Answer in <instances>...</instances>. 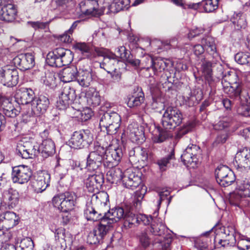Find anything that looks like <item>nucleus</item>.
Listing matches in <instances>:
<instances>
[{"label":"nucleus","instance_id":"nucleus-50","mask_svg":"<svg viewBox=\"0 0 250 250\" xmlns=\"http://www.w3.org/2000/svg\"><path fill=\"white\" fill-rule=\"evenodd\" d=\"M232 120L230 118L224 117L213 125L215 130H222L226 129L231 125Z\"/></svg>","mask_w":250,"mask_h":250},{"label":"nucleus","instance_id":"nucleus-39","mask_svg":"<svg viewBox=\"0 0 250 250\" xmlns=\"http://www.w3.org/2000/svg\"><path fill=\"white\" fill-rule=\"evenodd\" d=\"M29 146H31V144L29 142L24 143L22 141L19 142L16 148L17 154L22 159L32 158L31 148H29Z\"/></svg>","mask_w":250,"mask_h":250},{"label":"nucleus","instance_id":"nucleus-54","mask_svg":"<svg viewBox=\"0 0 250 250\" xmlns=\"http://www.w3.org/2000/svg\"><path fill=\"white\" fill-rule=\"evenodd\" d=\"M138 238L140 244L143 248H146L149 246L151 239L146 230L141 232L138 235Z\"/></svg>","mask_w":250,"mask_h":250},{"label":"nucleus","instance_id":"nucleus-34","mask_svg":"<svg viewBox=\"0 0 250 250\" xmlns=\"http://www.w3.org/2000/svg\"><path fill=\"white\" fill-rule=\"evenodd\" d=\"M78 69L75 66H71L63 68L59 73V77L63 83H69L76 81Z\"/></svg>","mask_w":250,"mask_h":250},{"label":"nucleus","instance_id":"nucleus-60","mask_svg":"<svg viewBox=\"0 0 250 250\" xmlns=\"http://www.w3.org/2000/svg\"><path fill=\"white\" fill-rule=\"evenodd\" d=\"M172 238L171 234L164 236L163 240H159V242L161 244L162 250H168L171 243L172 242Z\"/></svg>","mask_w":250,"mask_h":250},{"label":"nucleus","instance_id":"nucleus-19","mask_svg":"<svg viewBox=\"0 0 250 250\" xmlns=\"http://www.w3.org/2000/svg\"><path fill=\"white\" fill-rule=\"evenodd\" d=\"M13 61L14 65L23 71L32 68L35 64L34 56L31 53L19 54Z\"/></svg>","mask_w":250,"mask_h":250},{"label":"nucleus","instance_id":"nucleus-44","mask_svg":"<svg viewBox=\"0 0 250 250\" xmlns=\"http://www.w3.org/2000/svg\"><path fill=\"white\" fill-rule=\"evenodd\" d=\"M232 172L230 169L227 166L220 165L216 168L215 170V175L217 182L222 181L223 178H225L230 173Z\"/></svg>","mask_w":250,"mask_h":250},{"label":"nucleus","instance_id":"nucleus-57","mask_svg":"<svg viewBox=\"0 0 250 250\" xmlns=\"http://www.w3.org/2000/svg\"><path fill=\"white\" fill-rule=\"evenodd\" d=\"M20 247L21 250H34V244L30 237H26L21 240Z\"/></svg>","mask_w":250,"mask_h":250},{"label":"nucleus","instance_id":"nucleus-18","mask_svg":"<svg viewBox=\"0 0 250 250\" xmlns=\"http://www.w3.org/2000/svg\"><path fill=\"white\" fill-rule=\"evenodd\" d=\"M19 217L12 211H6L0 215V235L4 234V229H8L19 223Z\"/></svg>","mask_w":250,"mask_h":250},{"label":"nucleus","instance_id":"nucleus-36","mask_svg":"<svg viewBox=\"0 0 250 250\" xmlns=\"http://www.w3.org/2000/svg\"><path fill=\"white\" fill-rule=\"evenodd\" d=\"M41 155L43 158L52 156L55 153V146L51 139H45L40 145Z\"/></svg>","mask_w":250,"mask_h":250},{"label":"nucleus","instance_id":"nucleus-6","mask_svg":"<svg viewBox=\"0 0 250 250\" xmlns=\"http://www.w3.org/2000/svg\"><path fill=\"white\" fill-rule=\"evenodd\" d=\"M207 60L206 57H202L201 60L197 62L198 64H201V69L202 72L207 81L208 82L213 80V75L214 73H216L217 77H222L225 81L228 79L226 74H224L223 71L224 67L222 65V69L220 71L217 69V65L213 59Z\"/></svg>","mask_w":250,"mask_h":250},{"label":"nucleus","instance_id":"nucleus-13","mask_svg":"<svg viewBox=\"0 0 250 250\" xmlns=\"http://www.w3.org/2000/svg\"><path fill=\"white\" fill-rule=\"evenodd\" d=\"M32 176V171L27 166L19 165L12 168L11 179L14 183L24 184L27 183Z\"/></svg>","mask_w":250,"mask_h":250},{"label":"nucleus","instance_id":"nucleus-46","mask_svg":"<svg viewBox=\"0 0 250 250\" xmlns=\"http://www.w3.org/2000/svg\"><path fill=\"white\" fill-rule=\"evenodd\" d=\"M174 158V150L172 149L169 154L158 159L156 164L158 165L160 170L161 172L165 171L168 167V165L169 164L170 161Z\"/></svg>","mask_w":250,"mask_h":250},{"label":"nucleus","instance_id":"nucleus-21","mask_svg":"<svg viewBox=\"0 0 250 250\" xmlns=\"http://www.w3.org/2000/svg\"><path fill=\"white\" fill-rule=\"evenodd\" d=\"M12 98L6 96L0 97V106L4 115L10 118H15L20 113V107H15L12 103Z\"/></svg>","mask_w":250,"mask_h":250},{"label":"nucleus","instance_id":"nucleus-12","mask_svg":"<svg viewBox=\"0 0 250 250\" xmlns=\"http://www.w3.org/2000/svg\"><path fill=\"white\" fill-rule=\"evenodd\" d=\"M128 207L125 208L123 206H116L110 210L104 211V218L103 222L105 223L106 226L109 227V229L112 227V225L119 221L122 219H124L126 210Z\"/></svg>","mask_w":250,"mask_h":250},{"label":"nucleus","instance_id":"nucleus-31","mask_svg":"<svg viewBox=\"0 0 250 250\" xmlns=\"http://www.w3.org/2000/svg\"><path fill=\"white\" fill-rule=\"evenodd\" d=\"M115 54L118 59L120 58L124 61L127 62L132 66H139L140 61L139 59H134L130 51L127 50L124 46H120L117 47L115 50Z\"/></svg>","mask_w":250,"mask_h":250},{"label":"nucleus","instance_id":"nucleus-47","mask_svg":"<svg viewBox=\"0 0 250 250\" xmlns=\"http://www.w3.org/2000/svg\"><path fill=\"white\" fill-rule=\"evenodd\" d=\"M234 59L238 64L250 65V53L249 52H238L235 55Z\"/></svg>","mask_w":250,"mask_h":250},{"label":"nucleus","instance_id":"nucleus-59","mask_svg":"<svg viewBox=\"0 0 250 250\" xmlns=\"http://www.w3.org/2000/svg\"><path fill=\"white\" fill-rule=\"evenodd\" d=\"M235 180V175L232 172L228 175L223 178L222 181L219 182L218 184L221 187H227L232 184Z\"/></svg>","mask_w":250,"mask_h":250},{"label":"nucleus","instance_id":"nucleus-38","mask_svg":"<svg viewBox=\"0 0 250 250\" xmlns=\"http://www.w3.org/2000/svg\"><path fill=\"white\" fill-rule=\"evenodd\" d=\"M59 59L58 63L60 67L70 64L73 60V54L72 51L69 49L63 48H59Z\"/></svg>","mask_w":250,"mask_h":250},{"label":"nucleus","instance_id":"nucleus-52","mask_svg":"<svg viewBox=\"0 0 250 250\" xmlns=\"http://www.w3.org/2000/svg\"><path fill=\"white\" fill-rule=\"evenodd\" d=\"M121 122V118L120 116H119V121L115 122L112 121L113 123L110 124V125H107V127H104V129L101 130L103 131H106L108 135H113L117 133L118 129L120 126V123Z\"/></svg>","mask_w":250,"mask_h":250},{"label":"nucleus","instance_id":"nucleus-3","mask_svg":"<svg viewBox=\"0 0 250 250\" xmlns=\"http://www.w3.org/2000/svg\"><path fill=\"white\" fill-rule=\"evenodd\" d=\"M183 119V114L180 110L175 107L168 106L163 114L161 123L165 129L173 130L182 124Z\"/></svg>","mask_w":250,"mask_h":250},{"label":"nucleus","instance_id":"nucleus-37","mask_svg":"<svg viewBox=\"0 0 250 250\" xmlns=\"http://www.w3.org/2000/svg\"><path fill=\"white\" fill-rule=\"evenodd\" d=\"M168 130L160 126H155L152 132V141L154 143H162L170 136Z\"/></svg>","mask_w":250,"mask_h":250},{"label":"nucleus","instance_id":"nucleus-45","mask_svg":"<svg viewBox=\"0 0 250 250\" xmlns=\"http://www.w3.org/2000/svg\"><path fill=\"white\" fill-rule=\"evenodd\" d=\"M109 170L107 172V176L109 180H112V183L122 181L123 172L119 168L113 167L108 168Z\"/></svg>","mask_w":250,"mask_h":250},{"label":"nucleus","instance_id":"nucleus-30","mask_svg":"<svg viewBox=\"0 0 250 250\" xmlns=\"http://www.w3.org/2000/svg\"><path fill=\"white\" fill-rule=\"evenodd\" d=\"M19 201V194L17 190L9 188L3 191L2 193V202L7 205L9 208H13L16 207Z\"/></svg>","mask_w":250,"mask_h":250},{"label":"nucleus","instance_id":"nucleus-2","mask_svg":"<svg viewBox=\"0 0 250 250\" xmlns=\"http://www.w3.org/2000/svg\"><path fill=\"white\" fill-rule=\"evenodd\" d=\"M229 86L225 88V91L231 98L241 103L237 109L238 113L245 117L250 116V94L237 82L233 83L229 82Z\"/></svg>","mask_w":250,"mask_h":250},{"label":"nucleus","instance_id":"nucleus-61","mask_svg":"<svg viewBox=\"0 0 250 250\" xmlns=\"http://www.w3.org/2000/svg\"><path fill=\"white\" fill-rule=\"evenodd\" d=\"M227 235L230 237L229 239L218 240V243L223 247H225L227 244L229 245V243H230V245L231 246L236 242L235 237L234 236V232L233 231L228 233Z\"/></svg>","mask_w":250,"mask_h":250},{"label":"nucleus","instance_id":"nucleus-9","mask_svg":"<svg viewBox=\"0 0 250 250\" xmlns=\"http://www.w3.org/2000/svg\"><path fill=\"white\" fill-rule=\"evenodd\" d=\"M201 43L209 56V59H213L215 63L217 65V69L220 71L222 69L221 58L220 55L217 50L215 40L214 38L207 36L203 38Z\"/></svg>","mask_w":250,"mask_h":250},{"label":"nucleus","instance_id":"nucleus-5","mask_svg":"<svg viewBox=\"0 0 250 250\" xmlns=\"http://www.w3.org/2000/svg\"><path fill=\"white\" fill-rule=\"evenodd\" d=\"M76 196L74 193L66 192L55 196L52 199L54 207L62 212L67 213L72 210L76 204Z\"/></svg>","mask_w":250,"mask_h":250},{"label":"nucleus","instance_id":"nucleus-32","mask_svg":"<svg viewBox=\"0 0 250 250\" xmlns=\"http://www.w3.org/2000/svg\"><path fill=\"white\" fill-rule=\"evenodd\" d=\"M17 10L15 5L8 3L1 5L0 10V19L6 22H12L16 18Z\"/></svg>","mask_w":250,"mask_h":250},{"label":"nucleus","instance_id":"nucleus-15","mask_svg":"<svg viewBox=\"0 0 250 250\" xmlns=\"http://www.w3.org/2000/svg\"><path fill=\"white\" fill-rule=\"evenodd\" d=\"M75 98V90L69 86H64L57 101L56 104L57 108L61 110L69 108V105Z\"/></svg>","mask_w":250,"mask_h":250},{"label":"nucleus","instance_id":"nucleus-27","mask_svg":"<svg viewBox=\"0 0 250 250\" xmlns=\"http://www.w3.org/2000/svg\"><path fill=\"white\" fill-rule=\"evenodd\" d=\"M109 230V227L106 226L104 224H99L88 235V242L90 244L99 243Z\"/></svg>","mask_w":250,"mask_h":250},{"label":"nucleus","instance_id":"nucleus-40","mask_svg":"<svg viewBox=\"0 0 250 250\" xmlns=\"http://www.w3.org/2000/svg\"><path fill=\"white\" fill-rule=\"evenodd\" d=\"M145 96L142 89L135 92L129 97L127 101V105L130 108H133L140 105L144 101Z\"/></svg>","mask_w":250,"mask_h":250},{"label":"nucleus","instance_id":"nucleus-53","mask_svg":"<svg viewBox=\"0 0 250 250\" xmlns=\"http://www.w3.org/2000/svg\"><path fill=\"white\" fill-rule=\"evenodd\" d=\"M107 10L106 14H108L111 13H117L121 10H124L123 6L121 5V2L119 0H115L110 4L107 5Z\"/></svg>","mask_w":250,"mask_h":250},{"label":"nucleus","instance_id":"nucleus-35","mask_svg":"<svg viewBox=\"0 0 250 250\" xmlns=\"http://www.w3.org/2000/svg\"><path fill=\"white\" fill-rule=\"evenodd\" d=\"M250 153V150L246 147L239 149L235 156L234 162H233L234 166L240 170L242 168L243 165H246V162Z\"/></svg>","mask_w":250,"mask_h":250},{"label":"nucleus","instance_id":"nucleus-1","mask_svg":"<svg viewBox=\"0 0 250 250\" xmlns=\"http://www.w3.org/2000/svg\"><path fill=\"white\" fill-rule=\"evenodd\" d=\"M109 196L107 192L98 193V195H93L91 203L86 204L84 210V215L88 221H100L99 224L104 225L103 222L104 211L109 208Z\"/></svg>","mask_w":250,"mask_h":250},{"label":"nucleus","instance_id":"nucleus-25","mask_svg":"<svg viewBox=\"0 0 250 250\" xmlns=\"http://www.w3.org/2000/svg\"><path fill=\"white\" fill-rule=\"evenodd\" d=\"M35 97L34 92L32 89L22 87L17 90L14 99L19 104H31V105Z\"/></svg>","mask_w":250,"mask_h":250},{"label":"nucleus","instance_id":"nucleus-42","mask_svg":"<svg viewBox=\"0 0 250 250\" xmlns=\"http://www.w3.org/2000/svg\"><path fill=\"white\" fill-rule=\"evenodd\" d=\"M150 231L154 235L162 236L163 238L170 234L169 232H171L165 224L161 222L157 223L156 225H151Z\"/></svg>","mask_w":250,"mask_h":250},{"label":"nucleus","instance_id":"nucleus-11","mask_svg":"<svg viewBox=\"0 0 250 250\" xmlns=\"http://www.w3.org/2000/svg\"><path fill=\"white\" fill-rule=\"evenodd\" d=\"M104 167L105 168L115 167L120 162L123 155L122 148L118 147H104Z\"/></svg>","mask_w":250,"mask_h":250},{"label":"nucleus","instance_id":"nucleus-43","mask_svg":"<svg viewBox=\"0 0 250 250\" xmlns=\"http://www.w3.org/2000/svg\"><path fill=\"white\" fill-rule=\"evenodd\" d=\"M59 48H57L53 51L49 52L46 56V62L50 66L52 67H60L58 63L59 59Z\"/></svg>","mask_w":250,"mask_h":250},{"label":"nucleus","instance_id":"nucleus-17","mask_svg":"<svg viewBox=\"0 0 250 250\" xmlns=\"http://www.w3.org/2000/svg\"><path fill=\"white\" fill-rule=\"evenodd\" d=\"M89 175L85 181L86 187L89 192L94 193L93 195H98L100 189L104 182V176L102 172L97 171Z\"/></svg>","mask_w":250,"mask_h":250},{"label":"nucleus","instance_id":"nucleus-26","mask_svg":"<svg viewBox=\"0 0 250 250\" xmlns=\"http://www.w3.org/2000/svg\"><path fill=\"white\" fill-rule=\"evenodd\" d=\"M122 182L124 187L134 189L139 186L141 180L140 176L133 172L131 169H127L123 172Z\"/></svg>","mask_w":250,"mask_h":250},{"label":"nucleus","instance_id":"nucleus-16","mask_svg":"<svg viewBox=\"0 0 250 250\" xmlns=\"http://www.w3.org/2000/svg\"><path fill=\"white\" fill-rule=\"evenodd\" d=\"M101 0H84L81 1L79 6L81 12L86 15L96 16L104 12L105 6L101 7V10H99Z\"/></svg>","mask_w":250,"mask_h":250},{"label":"nucleus","instance_id":"nucleus-55","mask_svg":"<svg viewBox=\"0 0 250 250\" xmlns=\"http://www.w3.org/2000/svg\"><path fill=\"white\" fill-rule=\"evenodd\" d=\"M152 66L154 71L161 72L167 66V63L163 59H157L152 61Z\"/></svg>","mask_w":250,"mask_h":250},{"label":"nucleus","instance_id":"nucleus-41","mask_svg":"<svg viewBox=\"0 0 250 250\" xmlns=\"http://www.w3.org/2000/svg\"><path fill=\"white\" fill-rule=\"evenodd\" d=\"M133 207H130L129 208H127L126 210V213L124 217L125 222L124 226L131 228L132 225L136 224L138 225L139 214L135 215L133 212Z\"/></svg>","mask_w":250,"mask_h":250},{"label":"nucleus","instance_id":"nucleus-7","mask_svg":"<svg viewBox=\"0 0 250 250\" xmlns=\"http://www.w3.org/2000/svg\"><path fill=\"white\" fill-rule=\"evenodd\" d=\"M93 141V135L88 129H82L73 132L68 141V145L74 149L87 147Z\"/></svg>","mask_w":250,"mask_h":250},{"label":"nucleus","instance_id":"nucleus-14","mask_svg":"<svg viewBox=\"0 0 250 250\" xmlns=\"http://www.w3.org/2000/svg\"><path fill=\"white\" fill-rule=\"evenodd\" d=\"M214 234L212 229L203 233L195 240V247L198 250H212L215 247L214 244L217 241Z\"/></svg>","mask_w":250,"mask_h":250},{"label":"nucleus","instance_id":"nucleus-8","mask_svg":"<svg viewBox=\"0 0 250 250\" xmlns=\"http://www.w3.org/2000/svg\"><path fill=\"white\" fill-rule=\"evenodd\" d=\"M19 73L17 68L12 65H5L0 69V82L4 86L12 87L19 81Z\"/></svg>","mask_w":250,"mask_h":250},{"label":"nucleus","instance_id":"nucleus-22","mask_svg":"<svg viewBox=\"0 0 250 250\" xmlns=\"http://www.w3.org/2000/svg\"><path fill=\"white\" fill-rule=\"evenodd\" d=\"M250 198V182L243 181L238 185L236 193L230 199V203L235 206H240V198Z\"/></svg>","mask_w":250,"mask_h":250},{"label":"nucleus","instance_id":"nucleus-49","mask_svg":"<svg viewBox=\"0 0 250 250\" xmlns=\"http://www.w3.org/2000/svg\"><path fill=\"white\" fill-rule=\"evenodd\" d=\"M86 97L87 103L92 107L99 105L101 103V97L99 92L97 91H94L91 95H90V94L88 93L86 94Z\"/></svg>","mask_w":250,"mask_h":250},{"label":"nucleus","instance_id":"nucleus-28","mask_svg":"<svg viewBox=\"0 0 250 250\" xmlns=\"http://www.w3.org/2000/svg\"><path fill=\"white\" fill-rule=\"evenodd\" d=\"M98 55L104 57L103 61L100 63V67L106 71L109 69L114 70V67L118 63L119 59L117 58L114 53H109L105 54L103 50H96Z\"/></svg>","mask_w":250,"mask_h":250},{"label":"nucleus","instance_id":"nucleus-56","mask_svg":"<svg viewBox=\"0 0 250 250\" xmlns=\"http://www.w3.org/2000/svg\"><path fill=\"white\" fill-rule=\"evenodd\" d=\"M146 191H136L133 201V206L136 210L140 208L142 201L144 197Z\"/></svg>","mask_w":250,"mask_h":250},{"label":"nucleus","instance_id":"nucleus-24","mask_svg":"<svg viewBox=\"0 0 250 250\" xmlns=\"http://www.w3.org/2000/svg\"><path fill=\"white\" fill-rule=\"evenodd\" d=\"M93 80L92 69L87 64L80 66L77 75L76 81L82 87H88Z\"/></svg>","mask_w":250,"mask_h":250},{"label":"nucleus","instance_id":"nucleus-33","mask_svg":"<svg viewBox=\"0 0 250 250\" xmlns=\"http://www.w3.org/2000/svg\"><path fill=\"white\" fill-rule=\"evenodd\" d=\"M119 116L117 112L111 110H108L101 114L99 121V126L101 129L103 130L104 127H107V125H110V123H113V121L115 122H118Z\"/></svg>","mask_w":250,"mask_h":250},{"label":"nucleus","instance_id":"nucleus-62","mask_svg":"<svg viewBox=\"0 0 250 250\" xmlns=\"http://www.w3.org/2000/svg\"><path fill=\"white\" fill-rule=\"evenodd\" d=\"M52 232H54L56 241H60L62 239L64 241L65 240V229L62 228H55L51 229Z\"/></svg>","mask_w":250,"mask_h":250},{"label":"nucleus","instance_id":"nucleus-48","mask_svg":"<svg viewBox=\"0 0 250 250\" xmlns=\"http://www.w3.org/2000/svg\"><path fill=\"white\" fill-rule=\"evenodd\" d=\"M130 138L133 143H142L144 141V133L142 130L140 131L138 128H134L130 131Z\"/></svg>","mask_w":250,"mask_h":250},{"label":"nucleus","instance_id":"nucleus-23","mask_svg":"<svg viewBox=\"0 0 250 250\" xmlns=\"http://www.w3.org/2000/svg\"><path fill=\"white\" fill-rule=\"evenodd\" d=\"M219 0H204L197 3L187 4L189 9L199 10L200 12L210 13L217 9Z\"/></svg>","mask_w":250,"mask_h":250},{"label":"nucleus","instance_id":"nucleus-4","mask_svg":"<svg viewBox=\"0 0 250 250\" xmlns=\"http://www.w3.org/2000/svg\"><path fill=\"white\" fill-rule=\"evenodd\" d=\"M104 147L95 144L94 150L91 151L87 156L85 168L88 171L98 172L100 171V167L102 164L104 165Z\"/></svg>","mask_w":250,"mask_h":250},{"label":"nucleus","instance_id":"nucleus-58","mask_svg":"<svg viewBox=\"0 0 250 250\" xmlns=\"http://www.w3.org/2000/svg\"><path fill=\"white\" fill-rule=\"evenodd\" d=\"M205 51V49L203 46V45L202 43L201 44H196L193 46V51L194 54L197 57V62L201 61L202 57H205V56L203 55Z\"/></svg>","mask_w":250,"mask_h":250},{"label":"nucleus","instance_id":"nucleus-63","mask_svg":"<svg viewBox=\"0 0 250 250\" xmlns=\"http://www.w3.org/2000/svg\"><path fill=\"white\" fill-rule=\"evenodd\" d=\"M50 21L51 20H50L46 22H40L37 21L33 22H29V23L35 30L38 29H47L48 28V24Z\"/></svg>","mask_w":250,"mask_h":250},{"label":"nucleus","instance_id":"nucleus-10","mask_svg":"<svg viewBox=\"0 0 250 250\" xmlns=\"http://www.w3.org/2000/svg\"><path fill=\"white\" fill-rule=\"evenodd\" d=\"M201 153L202 150L199 146L190 144L181 155L182 161L187 167H194L198 162V157Z\"/></svg>","mask_w":250,"mask_h":250},{"label":"nucleus","instance_id":"nucleus-64","mask_svg":"<svg viewBox=\"0 0 250 250\" xmlns=\"http://www.w3.org/2000/svg\"><path fill=\"white\" fill-rule=\"evenodd\" d=\"M237 247L239 250H250V242L241 239L238 241Z\"/></svg>","mask_w":250,"mask_h":250},{"label":"nucleus","instance_id":"nucleus-20","mask_svg":"<svg viewBox=\"0 0 250 250\" xmlns=\"http://www.w3.org/2000/svg\"><path fill=\"white\" fill-rule=\"evenodd\" d=\"M49 104V100L47 96L40 95L38 97H35L31 106L32 114L36 116L43 114L46 112Z\"/></svg>","mask_w":250,"mask_h":250},{"label":"nucleus","instance_id":"nucleus-51","mask_svg":"<svg viewBox=\"0 0 250 250\" xmlns=\"http://www.w3.org/2000/svg\"><path fill=\"white\" fill-rule=\"evenodd\" d=\"M157 192L159 196V199L157 202V206L158 209L160 207L161 203L163 201H164L165 200H166V203L167 204V205H169L172 198L171 196L168 198V196L170 194L169 191L167 189L163 188L161 190L158 191Z\"/></svg>","mask_w":250,"mask_h":250},{"label":"nucleus","instance_id":"nucleus-29","mask_svg":"<svg viewBox=\"0 0 250 250\" xmlns=\"http://www.w3.org/2000/svg\"><path fill=\"white\" fill-rule=\"evenodd\" d=\"M50 180V175L48 173L43 172L39 173L33 182L35 191L37 193H41L45 190L49 185Z\"/></svg>","mask_w":250,"mask_h":250}]
</instances>
